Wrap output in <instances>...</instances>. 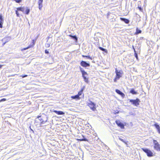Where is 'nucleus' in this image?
<instances>
[{"mask_svg":"<svg viewBox=\"0 0 160 160\" xmlns=\"http://www.w3.org/2000/svg\"><path fill=\"white\" fill-rule=\"evenodd\" d=\"M115 72L116 73V77L114 80V82H116V79H119L122 75L123 72L121 70H118L117 68L115 69Z\"/></svg>","mask_w":160,"mask_h":160,"instance_id":"nucleus-1","label":"nucleus"},{"mask_svg":"<svg viewBox=\"0 0 160 160\" xmlns=\"http://www.w3.org/2000/svg\"><path fill=\"white\" fill-rule=\"evenodd\" d=\"M142 149L147 153V155L148 157H151L153 156V153L151 150H149L148 149L142 148Z\"/></svg>","mask_w":160,"mask_h":160,"instance_id":"nucleus-2","label":"nucleus"},{"mask_svg":"<svg viewBox=\"0 0 160 160\" xmlns=\"http://www.w3.org/2000/svg\"><path fill=\"white\" fill-rule=\"evenodd\" d=\"M153 143L154 144V149L157 151H160V144L158 143L156 140H153Z\"/></svg>","mask_w":160,"mask_h":160,"instance_id":"nucleus-3","label":"nucleus"},{"mask_svg":"<svg viewBox=\"0 0 160 160\" xmlns=\"http://www.w3.org/2000/svg\"><path fill=\"white\" fill-rule=\"evenodd\" d=\"M129 101L132 104L136 106L139 105V102H140V100L138 98L135 100L130 99L129 100Z\"/></svg>","mask_w":160,"mask_h":160,"instance_id":"nucleus-4","label":"nucleus"},{"mask_svg":"<svg viewBox=\"0 0 160 160\" xmlns=\"http://www.w3.org/2000/svg\"><path fill=\"white\" fill-rule=\"evenodd\" d=\"M88 106L93 111H94L96 109L95 105L92 102H90V103H88Z\"/></svg>","mask_w":160,"mask_h":160,"instance_id":"nucleus-5","label":"nucleus"},{"mask_svg":"<svg viewBox=\"0 0 160 160\" xmlns=\"http://www.w3.org/2000/svg\"><path fill=\"white\" fill-rule=\"evenodd\" d=\"M81 65L83 67H86L90 66V64L84 61H82L80 63Z\"/></svg>","mask_w":160,"mask_h":160,"instance_id":"nucleus-6","label":"nucleus"},{"mask_svg":"<svg viewBox=\"0 0 160 160\" xmlns=\"http://www.w3.org/2000/svg\"><path fill=\"white\" fill-rule=\"evenodd\" d=\"M116 122L118 126L120 127L121 128L123 129L124 128V125L119 121H116Z\"/></svg>","mask_w":160,"mask_h":160,"instance_id":"nucleus-7","label":"nucleus"},{"mask_svg":"<svg viewBox=\"0 0 160 160\" xmlns=\"http://www.w3.org/2000/svg\"><path fill=\"white\" fill-rule=\"evenodd\" d=\"M115 91L117 93L120 95L122 98H124L125 97V94L119 90L116 89Z\"/></svg>","mask_w":160,"mask_h":160,"instance_id":"nucleus-8","label":"nucleus"},{"mask_svg":"<svg viewBox=\"0 0 160 160\" xmlns=\"http://www.w3.org/2000/svg\"><path fill=\"white\" fill-rule=\"evenodd\" d=\"M43 0H39L38 2V4L39 5V8L40 10H41L42 7Z\"/></svg>","mask_w":160,"mask_h":160,"instance_id":"nucleus-9","label":"nucleus"},{"mask_svg":"<svg viewBox=\"0 0 160 160\" xmlns=\"http://www.w3.org/2000/svg\"><path fill=\"white\" fill-rule=\"evenodd\" d=\"M53 112H54L58 115H63L64 114V113L62 111H57L56 110H53Z\"/></svg>","mask_w":160,"mask_h":160,"instance_id":"nucleus-10","label":"nucleus"},{"mask_svg":"<svg viewBox=\"0 0 160 160\" xmlns=\"http://www.w3.org/2000/svg\"><path fill=\"white\" fill-rule=\"evenodd\" d=\"M120 19L127 24H128L129 22V21L128 19L123 18H120Z\"/></svg>","mask_w":160,"mask_h":160,"instance_id":"nucleus-11","label":"nucleus"},{"mask_svg":"<svg viewBox=\"0 0 160 160\" xmlns=\"http://www.w3.org/2000/svg\"><path fill=\"white\" fill-rule=\"evenodd\" d=\"M85 86H83V88L81 89V90L78 92V95L79 97V96L81 95L83 91L85 88Z\"/></svg>","mask_w":160,"mask_h":160,"instance_id":"nucleus-12","label":"nucleus"},{"mask_svg":"<svg viewBox=\"0 0 160 160\" xmlns=\"http://www.w3.org/2000/svg\"><path fill=\"white\" fill-rule=\"evenodd\" d=\"M10 40V38L9 37H7L6 38H4L2 40H4L6 41L4 43V44L6 42Z\"/></svg>","mask_w":160,"mask_h":160,"instance_id":"nucleus-13","label":"nucleus"},{"mask_svg":"<svg viewBox=\"0 0 160 160\" xmlns=\"http://www.w3.org/2000/svg\"><path fill=\"white\" fill-rule=\"evenodd\" d=\"M71 98L73 99H80V97L78 96V95L75 96H71Z\"/></svg>","mask_w":160,"mask_h":160,"instance_id":"nucleus-14","label":"nucleus"},{"mask_svg":"<svg viewBox=\"0 0 160 160\" xmlns=\"http://www.w3.org/2000/svg\"><path fill=\"white\" fill-rule=\"evenodd\" d=\"M99 48L101 50H102L103 51H104L106 53H107V50H106V49H104V48L101 47H99Z\"/></svg>","mask_w":160,"mask_h":160,"instance_id":"nucleus-15","label":"nucleus"},{"mask_svg":"<svg viewBox=\"0 0 160 160\" xmlns=\"http://www.w3.org/2000/svg\"><path fill=\"white\" fill-rule=\"evenodd\" d=\"M83 72L82 73V76L83 77H87V73L85 71H82Z\"/></svg>","mask_w":160,"mask_h":160,"instance_id":"nucleus-16","label":"nucleus"},{"mask_svg":"<svg viewBox=\"0 0 160 160\" xmlns=\"http://www.w3.org/2000/svg\"><path fill=\"white\" fill-rule=\"evenodd\" d=\"M17 9L18 11H21L22 12H23L24 11V8H17Z\"/></svg>","mask_w":160,"mask_h":160,"instance_id":"nucleus-17","label":"nucleus"},{"mask_svg":"<svg viewBox=\"0 0 160 160\" xmlns=\"http://www.w3.org/2000/svg\"><path fill=\"white\" fill-rule=\"evenodd\" d=\"M141 32L142 31L141 30L138 29V28H137L136 29V32L135 33V34H138L140 33H141Z\"/></svg>","mask_w":160,"mask_h":160,"instance_id":"nucleus-18","label":"nucleus"},{"mask_svg":"<svg viewBox=\"0 0 160 160\" xmlns=\"http://www.w3.org/2000/svg\"><path fill=\"white\" fill-rule=\"evenodd\" d=\"M130 92L132 94H137V92L133 89H132L130 91Z\"/></svg>","mask_w":160,"mask_h":160,"instance_id":"nucleus-19","label":"nucleus"},{"mask_svg":"<svg viewBox=\"0 0 160 160\" xmlns=\"http://www.w3.org/2000/svg\"><path fill=\"white\" fill-rule=\"evenodd\" d=\"M119 139L121 140V141H122V142H123L125 144H127V142H126L123 139H122L121 137H119Z\"/></svg>","mask_w":160,"mask_h":160,"instance_id":"nucleus-20","label":"nucleus"},{"mask_svg":"<svg viewBox=\"0 0 160 160\" xmlns=\"http://www.w3.org/2000/svg\"><path fill=\"white\" fill-rule=\"evenodd\" d=\"M70 36L72 38H73V39H74V40H76V41L77 40H78L77 38L75 36H72V35H70Z\"/></svg>","mask_w":160,"mask_h":160,"instance_id":"nucleus-21","label":"nucleus"},{"mask_svg":"<svg viewBox=\"0 0 160 160\" xmlns=\"http://www.w3.org/2000/svg\"><path fill=\"white\" fill-rule=\"evenodd\" d=\"M70 36L72 38H73V39H74V40H76V41L77 40H78L77 38L75 36H72V35H70Z\"/></svg>","mask_w":160,"mask_h":160,"instance_id":"nucleus-22","label":"nucleus"},{"mask_svg":"<svg viewBox=\"0 0 160 160\" xmlns=\"http://www.w3.org/2000/svg\"><path fill=\"white\" fill-rule=\"evenodd\" d=\"M84 81L87 83H88V78H87V77H83Z\"/></svg>","mask_w":160,"mask_h":160,"instance_id":"nucleus-23","label":"nucleus"},{"mask_svg":"<svg viewBox=\"0 0 160 160\" xmlns=\"http://www.w3.org/2000/svg\"><path fill=\"white\" fill-rule=\"evenodd\" d=\"M154 125L155 127L156 128L158 129V130L160 129V128L159 125L157 124V123L155 124Z\"/></svg>","mask_w":160,"mask_h":160,"instance_id":"nucleus-24","label":"nucleus"},{"mask_svg":"<svg viewBox=\"0 0 160 160\" xmlns=\"http://www.w3.org/2000/svg\"><path fill=\"white\" fill-rule=\"evenodd\" d=\"M30 12V9L28 8H27L25 11V13L26 14H28Z\"/></svg>","mask_w":160,"mask_h":160,"instance_id":"nucleus-25","label":"nucleus"},{"mask_svg":"<svg viewBox=\"0 0 160 160\" xmlns=\"http://www.w3.org/2000/svg\"><path fill=\"white\" fill-rule=\"evenodd\" d=\"M0 20H1V22H3V20L2 18V15L1 14H0Z\"/></svg>","mask_w":160,"mask_h":160,"instance_id":"nucleus-26","label":"nucleus"},{"mask_svg":"<svg viewBox=\"0 0 160 160\" xmlns=\"http://www.w3.org/2000/svg\"><path fill=\"white\" fill-rule=\"evenodd\" d=\"M82 57H87V58H90L91 59H92V58H91L89 56H84V55H82Z\"/></svg>","mask_w":160,"mask_h":160,"instance_id":"nucleus-27","label":"nucleus"},{"mask_svg":"<svg viewBox=\"0 0 160 160\" xmlns=\"http://www.w3.org/2000/svg\"><path fill=\"white\" fill-rule=\"evenodd\" d=\"M17 3H20V2H21L22 1L21 0H14Z\"/></svg>","mask_w":160,"mask_h":160,"instance_id":"nucleus-28","label":"nucleus"},{"mask_svg":"<svg viewBox=\"0 0 160 160\" xmlns=\"http://www.w3.org/2000/svg\"><path fill=\"white\" fill-rule=\"evenodd\" d=\"M16 13L17 17H19V14L17 10L16 11Z\"/></svg>","mask_w":160,"mask_h":160,"instance_id":"nucleus-29","label":"nucleus"},{"mask_svg":"<svg viewBox=\"0 0 160 160\" xmlns=\"http://www.w3.org/2000/svg\"><path fill=\"white\" fill-rule=\"evenodd\" d=\"M27 76H28V75H21L20 76V77H22V78H24L26 77Z\"/></svg>","mask_w":160,"mask_h":160,"instance_id":"nucleus-30","label":"nucleus"},{"mask_svg":"<svg viewBox=\"0 0 160 160\" xmlns=\"http://www.w3.org/2000/svg\"><path fill=\"white\" fill-rule=\"evenodd\" d=\"M47 122V120L46 121H44L43 120L42 121V122H41L40 124H42L43 123H44L45 122Z\"/></svg>","mask_w":160,"mask_h":160,"instance_id":"nucleus-31","label":"nucleus"},{"mask_svg":"<svg viewBox=\"0 0 160 160\" xmlns=\"http://www.w3.org/2000/svg\"><path fill=\"white\" fill-rule=\"evenodd\" d=\"M2 22L0 21V28H2Z\"/></svg>","mask_w":160,"mask_h":160,"instance_id":"nucleus-32","label":"nucleus"},{"mask_svg":"<svg viewBox=\"0 0 160 160\" xmlns=\"http://www.w3.org/2000/svg\"><path fill=\"white\" fill-rule=\"evenodd\" d=\"M80 71L82 72V73L83 72L82 71H85L83 70V69L82 68H81V67H80Z\"/></svg>","mask_w":160,"mask_h":160,"instance_id":"nucleus-33","label":"nucleus"},{"mask_svg":"<svg viewBox=\"0 0 160 160\" xmlns=\"http://www.w3.org/2000/svg\"><path fill=\"white\" fill-rule=\"evenodd\" d=\"M6 100V99L5 98H3V99H2L0 101V102H3V101H5Z\"/></svg>","mask_w":160,"mask_h":160,"instance_id":"nucleus-34","label":"nucleus"},{"mask_svg":"<svg viewBox=\"0 0 160 160\" xmlns=\"http://www.w3.org/2000/svg\"><path fill=\"white\" fill-rule=\"evenodd\" d=\"M46 46L47 47H49L50 46V44L48 43L46 44Z\"/></svg>","mask_w":160,"mask_h":160,"instance_id":"nucleus-35","label":"nucleus"},{"mask_svg":"<svg viewBox=\"0 0 160 160\" xmlns=\"http://www.w3.org/2000/svg\"><path fill=\"white\" fill-rule=\"evenodd\" d=\"M45 52L46 54H48L49 53V52L47 50H46L45 51Z\"/></svg>","mask_w":160,"mask_h":160,"instance_id":"nucleus-36","label":"nucleus"},{"mask_svg":"<svg viewBox=\"0 0 160 160\" xmlns=\"http://www.w3.org/2000/svg\"><path fill=\"white\" fill-rule=\"evenodd\" d=\"M135 56L137 59L138 58V55L137 53H135Z\"/></svg>","mask_w":160,"mask_h":160,"instance_id":"nucleus-37","label":"nucleus"},{"mask_svg":"<svg viewBox=\"0 0 160 160\" xmlns=\"http://www.w3.org/2000/svg\"><path fill=\"white\" fill-rule=\"evenodd\" d=\"M30 48V47H28L27 48H24L23 49L24 50H26L28 48Z\"/></svg>","mask_w":160,"mask_h":160,"instance_id":"nucleus-38","label":"nucleus"},{"mask_svg":"<svg viewBox=\"0 0 160 160\" xmlns=\"http://www.w3.org/2000/svg\"><path fill=\"white\" fill-rule=\"evenodd\" d=\"M38 118H39V120H42V119H41V118L40 116H39L38 117Z\"/></svg>","mask_w":160,"mask_h":160,"instance_id":"nucleus-39","label":"nucleus"},{"mask_svg":"<svg viewBox=\"0 0 160 160\" xmlns=\"http://www.w3.org/2000/svg\"><path fill=\"white\" fill-rule=\"evenodd\" d=\"M158 132L160 134V129H159V130H158Z\"/></svg>","mask_w":160,"mask_h":160,"instance_id":"nucleus-40","label":"nucleus"},{"mask_svg":"<svg viewBox=\"0 0 160 160\" xmlns=\"http://www.w3.org/2000/svg\"><path fill=\"white\" fill-rule=\"evenodd\" d=\"M138 8H139V10H140V11H141V10L142 9V8H141V7H138Z\"/></svg>","mask_w":160,"mask_h":160,"instance_id":"nucleus-41","label":"nucleus"},{"mask_svg":"<svg viewBox=\"0 0 160 160\" xmlns=\"http://www.w3.org/2000/svg\"><path fill=\"white\" fill-rule=\"evenodd\" d=\"M83 141H87V139H84V140H83Z\"/></svg>","mask_w":160,"mask_h":160,"instance_id":"nucleus-42","label":"nucleus"},{"mask_svg":"<svg viewBox=\"0 0 160 160\" xmlns=\"http://www.w3.org/2000/svg\"><path fill=\"white\" fill-rule=\"evenodd\" d=\"M2 65H0V68H1V67H2Z\"/></svg>","mask_w":160,"mask_h":160,"instance_id":"nucleus-43","label":"nucleus"}]
</instances>
